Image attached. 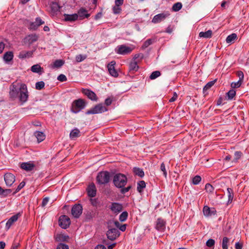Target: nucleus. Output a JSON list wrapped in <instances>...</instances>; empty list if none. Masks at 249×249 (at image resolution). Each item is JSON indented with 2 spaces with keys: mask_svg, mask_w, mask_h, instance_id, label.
<instances>
[{
  "mask_svg": "<svg viewBox=\"0 0 249 249\" xmlns=\"http://www.w3.org/2000/svg\"><path fill=\"white\" fill-rule=\"evenodd\" d=\"M64 64V61L61 59L56 60L52 66L53 68H59Z\"/></svg>",
  "mask_w": 249,
  "mask_h": 249,
  "instance_id": "473e14b6",
  "label": "nucleus"
},
{
  "mask_svg": "<svg viewBox=\"0 0 249 249\" xmlns=\"http://www.w3.org/2000/svg\"><path fill=\"white\" fill-rule=\"evenodd\" d=\"M121 5L115 4L112 8L113 12L114 14H120L122 11L121 8L120 7Z\"/></svg>",
  "mask_w": 249,
  "mask_h": 249,
  "instance_id": "a19ab883",
  "label": "nucleus"
},
{
  "mask_svg": "<svg viewBox=\"0 0 249 249\" xmlns=\"http://www.w3.org/2000/svg\"><path fill=\"white\" fill-rule=\"evenodd\" d=\"M227 192L228 194V203H231L234 197V193L232 189L230 188H227Z\"/></svg>",
  "mask_w": 249,
  "mask_h": 249,
  "instance_id": "f704fd0d",
  "label": "nucleus"
},
{
  "mask_svg": "<svg viewBox=\"0 0 249 249\" xmlns=\"http://www.w3.org/2000/svg\"><path fill=\"white\" fill-rule=\"evenodd\" d=\"M87 12L88 11L86 9L81 8L78 11V16L79 15V17L82 18H88L89 17L90 15L89 14H88Z\"/></svg>",
  "mask_w": 249,
  "mask_h": 249,
  "instance_id": "cd10ccee",
  "label": "nucleus"
},
{
  "mask_svg": "<svg viewBox=\"0 0 249 249\" xmlns=\"http://www.w3.org/2000/svg\"><path fill=\"white\" fill-rule=\"evenodd\" d=\"M121 189L120 190V193L122 194H125L126 193H127V192H128L131 188V185H129L128 186H127V187H122V188H121Z\"/></svg>",
  "mask_w": 249,
  "mask_h": 249,
  "instance_id": "864d4df0",
  "label": "nucleus"
},
{
  "mask_svg": "<svg viewBox=\"0 0 249 249\" xmlns=\"http://www.w3.org/2000/svg\"><path fill=\"white\" fill-rule=\"evenodd\" d=\"M134 174L141 178H142L144 176V173L142 169L139 167H134L133 169Z\"/></svg>",
  "mask_w": 249,
  "mask_h": 249,
  "instance_id": "c85d7f7f",
  "label": "nucleus"
},
{
  "mask_svg": "<svg viewBox=\"0 0 249 249\" xmlns=\"http://www.w3.org/2000/svg\"><path fill=\"white\" fill-rule=\"evenodd\" d=\"M56 249H69V246L63 243H60L56 248Z\"/></svg>",
  "mask_w": 249,
  "mask_h": 249,
  "instance_id": "680f3d73",
  "label": "nucleus"
},
{
  "mask_svg": "<svg viewBox=\"0 0 249 249\" xmlns=\"http://www.w3.org/2000/svg\"><path fill=\"white\" fill-rule=\"evenodd\" d=\"M201 178L199 176H196L193 178V183L195 185L198 184L201 181Z\"/></svg>",
  "mask_w": 249,
  "mask_h": 249,
  "instance_id": "8fccbe9b",
  "label": "nucleus"
},
{
  "mask_svg": "<svg viewBox=\"0 0 249 249\" xmlns=\"http://www.w3.org/2000/svg\"><path fill=\"white\" fill-rule=\"evenodd\" d=\"M116 62L115 61H112L107 65V69L109 74L115 77L118 76V73L115 69Z\"/></svg>",
  "mask_w": 249,
  "mask_h": 249,
  "instance_id": "dca6fc26",
  "label": "nucleus"
},
{
  "mask_svg": "<svg viewBox=\"0 0 249 249\" xmlns=\"http://www.w3.org/2000/svg\"><path fill=\"white\" fill-rule=\"evenodd\" d=\"M182 7V5L180 2H177L175 3L172 6V10L175 12H177L180 10Z\"/></svg>",
  "mask_w": 249,
  "mask_h": 249,
  "instance_id": "4c0bfd02",
  "label": "nucleus"
},
{
  "mask_svg": "<svg viewBox=\"0 0 249 249\" xmlns=\"http://www.w3.org/2000/svg\"><path fill=\"white\" fill-rule=\"evenodd\" d=\"M57 80L60 82H65L67 81V78L64 74H61L57 77Z\"/></svg>",
  "mask_w": 249,
  "mask_h": 249,
  "instance_id": "13d9d810",
  "label": "nucleus"
},
{
  "mask_svg": "<svg viewBox=\"0 0 249 249\" xmlns=\"http://www.w3.org/2000/svg\"><path fill=\"white\" fill-rule=\"evenodd\" d=\"M43 68L41 67V66L38 64H36L32 66L31 68V70L32 72L35 73H38L39 74H41L43 71Z\"/></svg>",
  "mask_w": 249,
  "mask_h": 249,
  "instance_id": "393cba45",
  "label": "nucleus"
},
{
  "mask_svg": "<svg viewBox=\"0 0 249 249\" xmlns=\"http://www.w3.org/2000/svg\"><path fill=\"white\" fill-rule=\"evenodd\" d=\"M204 215L206 216H211L216 213V211L214 208H210L208 206H204L203 208Z\"/></svg>",
  "mask_w": 249,
  "mask_h": 249,
  "instance_id": "f3484780",
  "label": "nucleus"
},
{
  "mask_svg": "<svg viewBox=\"0 0 249 249\" xmlns=\"http://www.w3.org/2000/svg\"><path fill=\"white\" fill-rule=\"evenodd\" d=\"M160 170L163 172L164 177L166 178L167 177V173L165 168V164L162 162L160 165Z\"/></svg>",
  "mask_w": 249,
  "mask_h": 249,
  "instance_id": "5fc2aeb1",
  "label": "nucleus"
},
{
  "mask_svg": "<svg viewBox=\"0 0 249 249\" xmlns=\"http://www.w3.org/2000/svg\"><path fill=\"white\" fill-rule=\"evenodd\" d=\"M20 167L27 172H29L32 171L34 169L35 167V164L31 161L22 162L21 163Z\"/></svg>",
  "mask_w": 249,
  "mask_h": 249,
  "instance_id": "a211bd4d",
  "label": "nucleus"
},
{
  "mask_svg": "<svg viewBox=\"0 0 249 249\" xmlns=\"http://www.w3.org/2000/svg\"><path fill=\"white\" fill-rule=\"evenodd\" d=\"M226 95L228 97V99L231 100L236 95V91L233 89H231L226 93Z\"/></svg>",
  "mask_w": 249,
  "mask_h": 249,
  "instance_id": "c9c22d12",
  "label": "nucleus"
},
{
  "mask_svg": "<svg viewBox=\"0 0 249 249\" xmlns=\"http://www.w3.org/2000/svg\"><path fill=\"white\" fill-rule=\"evenodd\" d=\"M178 96L177 93L176 92H174L173 93V97L171 98H170L169 100V102H173L177 100Z\"/></svg>",
  "mask_w": 249,
  "mask_h": 249,
  "instance_id": "338daca9",
  "label": "nucleus"
},
{
  "mask_svg": "<svg viewBox=\"0 0 249 249\" xmlns=\"http://www.w3.org/2000/svg\"><path fill=\"white\" fill-rule=\"evenodd\" d=\"M87 192L88 196L91 197H94L96 196L97 190L93 183H92L88 186Z\"/></svg>",
  "mask_w": 249,
  "mask_h": 249,
  "instance_id": "6ab92c4d",
  "label": "nucleus"
},
{
  "mask_svg": "<svg viewBox=\"0 0 249 249\" xmlns=\"http://www.w3.org/2000/svg\"><path fill=\"white\" fill-rule=\"evenodd\" d=\"M165 221L161 219L158 218L156 222V229L160 231H164L165 229Z\"/></svg>",
  "mask_w": 249,
  "mask_h": 249,
  "instance_id": "aec40b11",
  "label": "nucleus"
},
{
  "mask_svg": "<svg viewBox=\"0 0 249 249\" xmlns=\"http://www.w3.org/2000/svg\"><path fill=\"white\" fill-rule=\"evenodd\" d=\"M108 110V108L104 106L103 104L100 103L95 105L93 107L88 110L86 114H94L101 113L104 112H106Z\"/></svg>",
  "mask_w": 249,
  "mask_h": 249,
  "instance_id": "39448f33",
  "label": "nucleus"
},
{
  "mask_svg": "<svg viewBox=\"0 0 249 249\" xmlns=\"http://www.w3.org/2000/svg\"><path fill=\"white\" fill-rule=\"evenodd\" d=\"M212 34H213L212 31L209 30L205 32H200L199 34V36L200 37L209 38L212 37Z\"/></svg>",
  "mask_w": 249,
  "mask_h": 249,
  "instance_id": "c756f323",
  "label": "nucleus"
},
{
  "mask_svg": "<svg viewBox=\"0 0 249 249\" xmlns=\"http://www.w3.org/2000/svg\"><path fill=\"white\" fill-rule=\"evenodd\" d=\"M109 209L113 213L118 214L123 210V205L119 203L112 202L109 206Z\"/></svg>",
  "mask_w": 249,
  "mask_h": 249,
  "instance_id": "ddd939ff",
  "label": "nucleus"
},
{
  "mask_svg": "<svg viewBox=\"0 0 249 249\" xmlns=\"http://www.w3.org/2000/svg\"><path fill=\"white\" fill-rule=\"evenodd\" d=\"M112 103V98L111 97L107 98L105 101V104L107 106H110Z\"/></svg>",
  "mask_w": 249,
  "mask_h": 249,
  "instance_id": "e2e57ef3",
  "label": "nucleus"
},
{
  "mask_svg": "<svg viewBox=\"0 0 249 249\" xmlns=\"http://www.w3.org/2000/svg\"><path fill=\"white\" fill-rule=\"evenodd\" d=\"M33 54V51H22L19 53L18 56L20 59H25L32 57Z\"/></svg>",
  "mask_w": 249,
  "mask_h": 249,
  "instance_id": "412c9836",
  "label": "nucleus"
},
{
  "mask_svg": "<svg viewBox=\"0 0 249 249\" xmlns=\"http://www.w3.org/2000/svg\"><path fill=\"white\" fill-rule=\"evenodd\" d=\"M161 74V73L159 71H153L150 76V78L152 80L155 79L160 76Z\"/></svg>",
  "mask_w": 249,
  "mask_h": 249,
  "instance_id": "79ce46f5",
  "label": "nucleus"
},
{
  "mask_svg": "<svg viewBox=\"0 0 249 249\" xmlns=\"http://www.w3.org/2000/svg\"><path fill=\"white\" fill-rule=\"evenodd\" d=\"M113 182L116 187L118 188H122L126 184L127 178L124 174H116L113 177Z\"/></svg>",
  "mask_w": 249,
  "mask_h": 249,
  "instance_id": "f03ea898",
  "label": "nucleus"
},
{
  "mask_svg": "<svg viewBox=\"0 0 249 249\" xmlns=\"http://www.w3.org/2000/svg\"><path fill=\"white\" fill-rule=\"evenodd\" d=\"M21 214L19 213L11 216L6 223L5 228L6 230H9L11 226L18 220Z\"/></svg>",
  "mask_w": 249,
  "mask_h": 249,
  "instance_id": "2eb2a0df",
  "label": "nucleus"
},
{
  "mask_svg": "<svg viewBox=\"0 0 249 249\" xmlns=\"http://www.w3.org/2000/svg\"><path fill=\"white\" fill-rule=\"evenodd\" d=\"M40 25H38L35 22H31L30 24V29L33 30H36Z\"/></svg>",
  "mask_w": 249,
  "mask_h": 249,
  "instance_id": "6e6d98bb",
  "label": "nucleus"
},
{
  "mask_svg": "<svg viewBox=\"0 0 249 249\" xmlns=\"http://www.w3.org/2000/svg\"><path fill=\"white\" fill-rule=\"evenodd\" d=\"M237 38V35L235 33H233L228 36L226 38V42L228 43H233L234 40Z\"/></svg>",
  "mask_w": 249,
  "mask_h": 249,
  "instance_id": "72a5a7b5",
  "label": "nucleus"
},
{
  "mask_svg": "<svg viewBox=\"0 0 249 249\" xmlns=\"http://www.w3.org/2000/svg\"><path fill=\"white\" fill-rule=\"evenodd\" d=\"M110 173L108 171H102L99 172L96 177L97 182L99 184H105L110 180Z\"/></svg>",
  "mask_w": 249,
  "mask_h": 249,
  "instance_id": "20e7f679",
  "label": "nucleus"
},
{
  "mask_svg": "<svg viewBox=\"0 0 249 249\" xmlns=\"http://www.w3.org/2000/svg\"><path fill=\"white\" fill-rule=\"evenodd\" d=\"M80 136V131L77 128H75L71 131L70 137L71 139H74Z\"/></svg>",
  "mask_w": 249,
  "mask_h": 249,
  "instance_id": "7c9ffc66",
  "label": "nucleus"
},
{
  "mask_svg": "<svg viewBox=\"0 0 249 249\" xmlns=\"http://www.w3.org/2000/svg\"><path fill=\"white\" fill-rule=\"evenodd\" d=\"M82 93L87 96V97L91 101H97L98 99L95 93L90 89H82Z\"/></svg>",
  "mask_w": 249,
  "mask_h": 249,
  "instance_id": "9b49d317",
  "label": "nucleus"
},
{
  "mask_svg": "<svg viewBox=\"0 0 249 249\" xmlns=\"http://www.w3.org/2000/svg\"><path fill=\"white\" fill-rule=\"evenodd\" d=\"M128 217V213L127 212H123L119 216V220L121 222L125 221Z\"/></svg>",
  "mask_w": 249,
  "mask_h": 249,
  "instance_id": "ea45409f",
  "label": "nucleus"
},
{
  "mask_svg": "<svg viewBox=\"0 0 249 249\" xmlns=\"http://www.w3.org/2000/svg\"><path fill=\"white\" fill-rule=\"evenodd\" d=\"M39 36L36 34H32L27 35L24 38V42L31 45L38 40Z\"/></svg>",
  "mask_w": 249,
  "mask_h": 249,
  "instance_id": "f8f14e48",
  "label": "nucleus"
},
{
  "mask_svg": "<svg viewBox=\"0 0 249 249\" xmlns=\"http://www.w3.org/2000/svg\"><path fill=\"white\" fill-rule=\"evenodd\" d=\"M229 243V239L227 237H224L222 242V249H228Z\"/></svg>",
  "mask_w": 249,
  "mask_h": 249,
  "instance_id": "e433bc0d",
  "label": "nucleus"
},
{
  "mask_svg": "<svg viewBox=\"0 0 249 249\" xmlns=\"http://www.w3.org/2000/svg\"><path fill=\"white\" fill-rule=\"evenodd\" d=\"M215 241L213 239H209L206 243V246L209 248L213 247Z\"/></svg>",
  "mask_w": 249,
  "mask_h": 249,
  "instance_id": "603ef678",
  "label": "nucleus"
},
{
  "mask_svg": "<svg viewBox=\"0 0 249 249\" xmlns=\"http://www.w3.org/2000/svg\"><path fill=\"white\" fill-rule=\"evenodd\" d=\"M146 187L145 182L143 180L140 181L137 183V190L138 192L142 193V189Z\"/></svg>",
  "mask_w": 249,
  "mask_h": 249,
  "instance_id": "2f4dec72",
  "label": "nucleus"
},
{
  "mask_svg": "<svg viewBox=\"0 0 249 249\" xmlns=\"http://www.w3.org/2000/svg\"><path fill=\"white\" fill-rule=\"evenodd\" d=\"M170 15L168 12H165L156 15L153 17L152 22L154 23H160L165 20Z\"/></svg>",
  "mask_w": 249,
  "mask_h": 249,
  "instance_id": "6e6552de",
  "label": "nucleus"
},
{
  "mask_svg": "<svg viewBox=\"0 0 249 249\" xmlns=\"http://www.w3.org/2000/svg\"><path fill=\"white\" fill-rule=\"evenodd\" d=\"M87 58L86 55L79 54L76 56L75 59L77 62H80Z\"/></svg>",
  "mask_w": 249,
  "mask_h": 249,
  "instance_id": "49530a36",
  "label": "nucleus"
},
{
  "mask_svg": "<svg viewBox=\"0 0 249 249\" xmlns=\"http://www.w3.org/2000/svg\"><path fill=\"white\" fill-rule=\"evenodd\" d=\"M9 98L15 100L18 98L21 105L26 103L29 97V93L26 84L13 82L9 88Z\"/></svg>",
  "mask_w": 249,
  "mask_h": 249,
  "instance_id": "f257e3e1",
  "label": "nucleus"
},
{
  "mask_svg": "<svg viewBox=\"0 0 249 249\" xmlns=\"http://www.w3.org/2000/svg\"><path fill=\"white\" fill-rule=\"evenodd\" d=\"M86 105V102L84 99H78L74 100L72 104L71 111L75 113L79 112L81 110L84 109Z\"/></svg>",
  "mask_w": 249,
  "mask_h": 249,
  "instance_id": "7ed1b4c3",
  "label": "nucleus"
},
{
  "mask_svg": "<svg viewBox=\"0 0 249 249\" xmlns=\"http://www.w3.org/2000/svg\"><path fill=\"white\" fill-rule=\"evenodd\" d=\"M205 190L208 193H213L214 191V187L210 183L205 185Z\"/></svg>",
  "mask_w": 249,
  "mask_h": 249,
  "instance_id": "a18cd8bd",
  "label": "nucleus"
},
{
  "mask_svg": "<svg viewBox=\"0 0 249 249\" xmlns=\"http://www.w3.org/2000/svg\"><path fill=\"white\" fill-rule=\"evenodd\" d=\"M49 200V198L48 197H46L44 198L42 200L41 206L42 207H45L47 204L48 203Z\"/></svg>",
  "mask_w": 249,
  "mask_h": 249,
  "instance_id": "0e129e2a",
  "label": "nucleus"
},
{
  "mask_svg": "<svg viewBox=\"0 0 249 249\" xmlns=\"http://www.w3.org/2000/svg\"><path fill=\"white\" fill-rule=\"evenodd\" d=\"M243 244L242 243L237 242L235 245V248L236 249H242L243 248Z\"/></svg>",
  "mask_w": 249,
  "mask_h": 249,
  "instance_id": "774afa93",
  "label": "nucleus"
},
{
  "mask_svg": "<svg viewBox=\"0 0 249 249\" xmlns=\"http://www.w3.org/2000/svg\"><path fill=\"white\" fill-rule=\"evenodd\" d=\"M35 22L38 24V25H41L44 24V21H42L40 18L38 17L36 18Z\"/></svg>",
  "mask_w": 249,
  "mask_h": 249,
  "instance_id": "69168bd1",
  "label": "nucleus"
},
{
  "mask_svg": "<svg viewBox=\"0 0 249 249\" xmlns=\"http://www.w3.org/2000/svg\"><path fill=\"white\" fill-rule=\"evenodd\" d=\"M237 75L239 77V78L238 81H240L241 82H243L244 77L243 72L242 71H238L237 72Z\"/></svg>",
  "mask_w": 249,
  "mask_h": 249,
  "instance_id": "052dcab7",
  "label": "nucleus"
},
{
  "mask_svg": "<svg viewBox=\"0 0 249 249\" xmlns=\"http://www.w3.org/2000/svg\"><path fill=\"white\" fill-rule=\"evenodd\" d=\"M65 21H74L78 19V16L77 14L72 15L64 14Z\"/></svg>",
  "mask_w": 249,
  "mask_h": 249,
  "instance_id": "b1692460",
  "label": "nucleus"
},
{
  "mask_svg": "<svg viewBox=\"0 0 249 249\" xmlns=\"http://www.w3.org/2000/svg\"><path fill=\"white\" fill-rule=\"evenodd\" d=\"M133 50V48L127 46L125 45H118L115 49L117 54L127 55L130 54Z\"/></svg>",
  "mask_w": 249,
  "mask_h": 249,
  "instance_id": "423d86ee",
  "label": "nucleus"
},
{
  "mask_svg": "<svg viewBox=\"0 0 249 249\" xmlns=\"http://www.w3.org/2000/svg\"><path fill=\"white\" fill-rule=\"evenodd\" d=\"M45 83L43 81L37 82L36 84V89L37 90H41L44 88Z\"/></svg>",
  "mask_w": 249,
  "mask_h": 249,
  "instance_id": "37998d69",
  "label": "nucleus"
},
{
  "mask_svg": "<svg viewBox=\"0 0 249 249\" xmlns=\"http://www.w3.org/2000/svg\"><path fill=\"white\" fill-rule=\"evenodd\" d=\"M90 201L91 202V205L96 207H98L99 206L100 202L98 201L97 198H90Z\"/></svg>",
  "mask_w": 249,
  "mask_h": 249,
  "instance_id": "09e8293b",
  "label": "nucleus"
},
{
  "mask_svg": "<svg viewBox=\"0 0 249 249\" xmlns=\"http://www.w3.org/2000/svg\"><path fill=\"white\" fill-rule=\"evenodd\" d=\"M215 80L209 82L203 88V92L205 93L207 90L210 89L215 83Z\"/></svg>",
  "mask_w": 249,
  "mask_h": 249,
  "instance_id": "58836bf2",
  "label": "nucleus"
},
{
  "mask_svg": "<svg viewBox=\"0 0 249 249\" xmlns=\"http://www.w3.org/2000/svg\"><path fill=\"white\" fill-rule=\"evenodd\" d=\"M51 12L53 15H56L60 12V6L56 2H53L51 4Z\"/></svg>",
  "mask_w": 249,
  "mask_h": 249,
  "instance_id": "4be33fe9",
  "label": "nucleus"
},
{
  "mask_svg": "<svg viewBox=\"0 0 249 249\" xmlns=\"http://www.w3.org/2000/svg\"><path fill=\"white\" fill-rule=\"evenodd\" d=\"M4 178L7 186H11L15 181V176L10 173H6L4 175Z\"/></svg>",
  "mask_w": 249,
  "mask_h": 249,
  "instance_id": "4468645a",
  "label": "nucleus"
},
{
  "mask_svg": "<svg viewBox=\"0 0 249 249\" xmlns=\"http://www.w3.org/2000/svg\"><path fill=\"white\" fill-rule=\"evenodd\" d=\"M242 82L240 81H238L237 82H232L231 84V86L232 89L238 88H239L241 85Z\"/></svg>",
  "mask_w": 249,
  "mask_h": 249,
  "instance_id": "3c124183",
  "label": "nucleus"
},
{
  "mask_svg": "<svg viewBox=\"0 0 249 249\" xmlns=\"http://www.w3.org/2000/svg\"><path fill=\"white\" fill-rule=\"evenodd\" d=\"M83 207L81 204H76L73 206L71 209V214L75 218H78L81 215Z\"/></svg>",
  "mask_w": 249,
  "mask_h": 249,
  "instance_id": "1a4fd4ad",
  "label": "nucleus"
},
{
  "mask_svg": "<svg viewBox=\"0 0 249 249\" xmlns=\"http://www.w3.org/2000/svg\"><path fill=\"white\" fill-rule=\"evenodd\" d=\"M139 68L138 63L135 61H132L129 64V71L133 73L137 71Z\"/></svg>",
  "mask_w": 249,
  "mask_h": 249,
  "instance_id": "5701e85b",
  "label": "nucleus"
},
{
  "mask_svg": "<svg viewBox=\"0 0 249 249\" xmlns=\"http://www.w3.org/2000/svg\"><path fill=\"white\" fill-rule=\"evenodd\" d=\"M25 185V183L24 181H22L18 186L17 189H16L15 192L14 193V194H16V193L19 191L22 188L24 187V186Z\"/></svg>",
  "mask_w": 249,
  "mask_h": 249,
  "instance_id": "4d7b16f0",
  "label": "nucleus"
},
{
  "mask_svg": "<svg viewBox=\"0 0 249 249\" xmlns=\"http://www.w3.org/2000/svg\"><path fill=\"white\" fill-rule=\"evenodd\" d=\"M242 155V153L241 151H236L234 153V159L233 160L234 162H237V160L240 159Z\"/></svg>",
  "mask_w": 249,
  "mask_h": 249,
  "instance_id": "de8ad7c7",
  "label": "nucleus"
},
{
  "mask_svg": "<svg viewBox=\"0 0 249 249\" xmlns=\"http://www.w3.org/2000/svg\"><path fill=\"white\" fill-rule=\"evenodd\" d=\"M12 193V190L10 189H3L2 196H6Z\"/></svg>",
  "mask_w": 249,
  "mask_h": 249,
  "instance_id": "bf43d9fd",
  "label": "nucleus"
},
{
  "mask_svg": "<svg viewBox=\"0 0 249 249\" xmlns=\"http://www.w3.org/2000/svg\"><path fill=\"white\" fill-rule=\"evenodd\" d=\"M71 224L69 217L65 215H61L59 218V225L63 229L68 228Z\"/></svg>",
  "mask_w": 249,
  "mask_h": 249,
  "instance_id": "0eeeda50",
  "label": "nucleus"
},
{
  "mask_svg": "<svg viewBox=\"0 0 249 249\" xmlns=\"http://www.w3.org/2000/svg\"><path fill=\"white\" fill-rule=\"evenodd\" d=\"M38 142H42L45 139V135L41 131H36L34 133Z\"/></svg>",
  "mask_w": 249,
  "mask_h": 249,
  "instance_id": "a878e982",
  "label": "nucleus"
},
{
  "mask_svg": "<svg viewBox=\"0 0 249 249\" xmlns=\"http://www.w3.org/2000/svg\"><path fill=\"white\" fill-rule=\"evenodd\" d=\"M14 55L12 52L9 51L6 52L3 55V59L6 62H8L12 60L13 59Z\"/></svg>",
  "mask_w": 249,
  "mask_h": 249,
  "instance_id": "bb28decb",
  "label": "nucleus"
},
{
  "mask_svg": "<svg viewBox=\"0 0 249 249\" xmlns=\"http://www.w3.org/2000/svg\"><path fill=\"white\" fill-rule=\"evenodd\" d=\"M154 42V40L152 39H148L146 40L143 44L142 46V48L143 49H145L147 48L149 45L152 44L153 42Z\"/></svg>",
  "mask_w": 249,
  "mask_h": 249,
  "instance_id": "c03bdc74",
  "label": "nucleus"
},
{
  "mask_svg": "<svg viewBox=\"0 0 249 249\" xmlns=\"http://www.w3.org/2000/svg\"><path fill=\"white\" fill-rule=\"evenodd\" d=\"M120 235V231L117 228H111L107 233V238L110 240H114Z\"/></svg>",
  "mask_w": 249,
  "mask_h": 249,
  "instance_id": "9d476101",
  "label": "nucleus"
}]
</instances>
